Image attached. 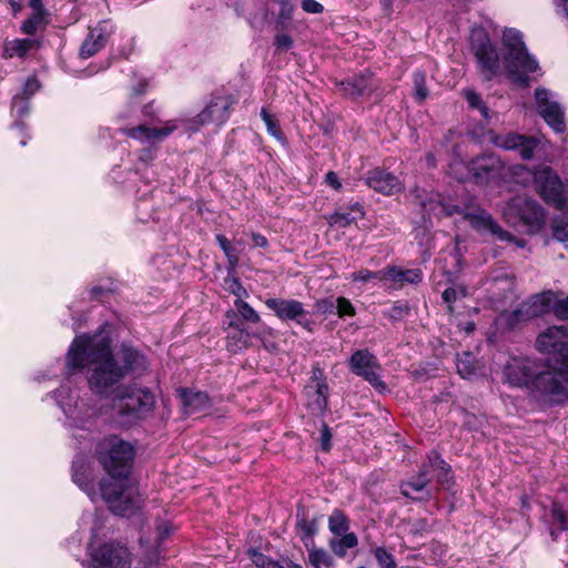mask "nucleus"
I'll use <instances>...</instances> for the list:
<instances>
[{"mask_svg":"<svg viewBox=\"0 0 568 568\" xmlns=\"http://www.w3.org/2000/svg\"><path fill=\"white\" fill-rule=\"evenodd\" d=\"M97 458L109 478L100 483L103 500L109 509L122 517H129L142 506L138 486L129 479L135 450L116 435L105 437L98 444Z\"/></svg>","mask_w":568,"mask_h":568,"instance_id":"f257e3e1","label":"nucleus"},{"mask_svg":"<svg viewBox=\"0 0 568 568\" xmlns=\"http://www.w3.org/2000/svg\"><path fill=\"white\" fill-rule=\"evenodd\" d=\"M91 366L88 371L90 389L101 396L113 397L122 388L124 378L120 363L111 349L109 337L78 336L67 354V366L70 372Z\"/></svg>","mask_w":568,"mask_h":568,"instance_id":"f03ea898","label":"nucleus"},{"mask_svg":"<svg viewBox=\"0 0 568 568\" xmlns=\"http://www.w3.org/2000/svg\"><path fill=\"white\" fill-rule=\"evenodd\" d=\"M506 381L525 387L536 402L554 405L568 399V368H552L536 358H513L504 367Z\"/></svg>","mask_w":568,"mask_h":568,"instance_id":"7ed1b4c3","label":"nucleus"},{"mask_svg":"<svg viewBox=\"0 0 568 568\" xmlns=\"http://www.w3.org/2000/svg\"><path fill=\"white\" fill-rule=\"evenodd\" d=\"M417 197L420 199L419 204L423 211L429 215L433 214L437 216H450L458 214L465 221H468L469 224L479 233H489L497 236V239L500 241H515L518 246H525L524 240H515V237L509 232L504 231L491 217V215L483 209L450 204L446 202L445 199L438 193L430 194L426 199H423L420 194H417Z\"/></svg>","mask_w":568,"mask_h":568,"instance_id":"20e7f679","label":"nucleus"},{"mask_svg":"<svg viewBox=\"0 0 568 568\" xmlns=\"http://www.w3.org/2000/svg\"><path fill=\"white\" fill-rule=\"evenodd\" d=\"M111 402L112 418L126 427L149 417L155 407L154 394L138 385L123 386Z\"/></svg>","mask_w":568,"mask_h":568,"instance_id":"39448f33","label":"nucleus"},{"mask_svg":"<svg viewBox=\"0 0 568 568\" xmlns=\"http://www.w3.org/2000/svg\"><path fill=\"white\" fill-rule=\"evenodd\" d=\"M503 43L508 49L505 60L509 78L520 84H526V74L537 71L539 65L527 51L521 32L513 28L506 29L503 33Z\"/></svg>","mask_w":568,"mask_h":568,"instance_id":"423d86ee","label":"nucleus"},{"mask_svg":"<svg viewBox=\"0 0 568 568\" xmlns=\"http://www.w3.org/2000/svg\"><path fill=\"white\" fill-rule=\"evenodd\" d=\"M54 396L71 429H91L98 410L90 406L85 399L80 398L78 390H72L63 385L54 392Z\"/></svg>","mask_w":568,"mask_h":568,"instance_id":"0eeeda50","label":"nucleus"},{"mask_svg":"<svg viewBox=\"0 0 568 568\" xmlns=\"http://www.w3.org/2000/svg\"><path fill=\"white\" fill-rule=\"evenodd\" d=\"M506 222L526 233H536L544 223V211L534 200L523 195L510 199L503 209Z\"/></svg>","mask_w":568,"mask_h":568,"instance_id":"6e6552de","label":"nucleus"},{"mask_svg":"<svg viewBox=\"0 0 568 568\" xmlns=\"http://www.w3.org/2000/svg\"><path fill=\"white\" fill-rule=\"evenodd\" d=\"M470 45L484 79L487 81L491 80L500 71V61L496 47L493 45L488 34L483 29L471 32Z\"/></svg>","mask_w":568,"mask_h":568,"instance_id":"1a4fd4ad","label":"nucleus"},{"mask_svg":"<svg viewBox=\"0 0 568 568\" xmlns=\"http://www.w3.org/2000/svg\"><path fill=\"white\" fill-rule=\"evenodd\" d=\"M537 192L548 203L558 210L568 209V190L558 175L549 166L534 173Z\"/></svg>","mask_w":568,"mask_h":568,"instance_id":"9d476101","label":"nucleus"},{"mask_svg":"<svg viewBox=\"0 0 568 568\" xmlns=\"http://www.w3.org/2000/svg\"><path fill=\"white\" fill-rule=\"evenodd\" d=\"M265 305L282 322H295L307 332L315 329V321L308 316L302 302L293 298H267Z\"/></svg>","mask_w":568,"mask_h":568,"instance_id":"9b49d317","label":"nucleus"},{"mask_svg":"<svg viewBox=\"0 0 568 568\" xmlns=\"http://www.w3.org/2000/svg\"><path fill=\"white\" fill-rule=\"evenodd\" d=\"M536 349L546 355L559 356L562 366L568 368V327L564 325L549 326L538 334Z\"/></svg>","mask_w":568,"mask_h":568,"instance_id":"f8f14e48","label":"nucleus"},{"mask_svg":"<svg viewBox=\"0 0 568 568\" xmlns=\"http://www.w3.org/2000/svg\"><path fill=\"white\" fill-rule=\"evenodd\" d=\"M233 103L234 101L231 97L213 98L196 116L187 121V129L197 131L201 126L207 124L223 125L231 115Z\"/></svg>","mask_w":568,"mask_h":568,"instance_id":"ddd939ff","label":"nucleus"},{"mask_svg":"<svg viewBox=\"0 0 568 568\" xmlns=\"http://www.w3.org/2000/svg\"><path fill=\"white\" fill-rule=\"evenodd\" d=\"M348 368L356 375L368 382L374 388H385L378 371L381 364L377 357L368 349H356L348 358Z\"/></svg>","mask_w":568,"mask_h":568,"instance_id":"4468645a","label":"nucleus"},{"mask_svg":"<svg viewBox=\"0 0 568 568\" xmlns=\"http://www.w3.org/2000/svg\"><path fill=\"white\" fill-rule=\"evenodd\" d=\"M494 144L500 149L517 152L523 160H531L544 148L545 141L537 136L507 133L496 135Z\"/></svg>","mask_w":568,"mask_h":568,"instance_id":"2eb2a0df","label":"nucleus"},{"mask_svg":"<svg viewBox=\"0 0 568 568\" xmlns=\"http://www.w3.org/2000/svg\"><path fill=\"white\" fill-rule=\"evenodd\" d=\"M537 112L546 123L557 133L566 130L565 113L561 105L552 99V93L544 88L535 91Z\"/></svg>","mask_w":568,"mask_h":568,"instance_id":"dca6fc26","label":"nucleus"},{"mask_svg":"<svg viewBox=\"0 0 568 568\" xmlns=\"http://www.w3.org/2000/svg\"><path fill=\"white\" fill-rule=\"evenodd\" d=\"M503 164L494 155H483L473 159L467 164L468 173L457 176L459 181L474 180L477 184L488 183L500 175Z\"/></svg>","mask_w":568,"mask_h":568,"instance_id":"f3484780","label":"nucleus"},{"mask_svg":"<svg viewBox=\"0 0 568 568\" xmlns=\"http://www.w3.org/2000/svg\"><path fill=\"white\" fill-rule=\"evenodd\" d=\"M130 554L126 547L106 542L91 554L92 568H128Z\"/></svg>","mask_w":568,"mask_h":568,"instance_id":"a211bd4d","label":"nucleus"},{"mask_svg":"<svg viewBox=\"0 0 568 568\" xmlns=\"http://www.w3.org/2000/svg\"><path fill=\"white\" fill-rule=\"evenodd\" d=\"M227 320V328L231 332L226 335V349L230 353L237 354L251 346V338L258 337V334L251 333L239 318L233 310L225 313Z\"/></svg>","mask_w":568,"mask_h":568,"instance_id":"6ab92c4d","label":"nucleus"},{"mask_svg":"<svg viewBox=\"0 0 568 568\" xmlns=\"http://www.w3.org/2000/svg\"><path fill=\"white\" fill-rule=\"evenodd\" d=\"M345 97L357 99L371 97L379 88V81L372 73H362L337 84Z\"/></svg>","mask_w":568,"mask_h":568,"instance_id":"aec40b11","label":"nucleus"},{"mask_svg":"<svg viewBox=\"0 0 568 568\" xmlns=\"http://www.w3.org/2000/svg\"><path fill=\"white\" fill-rule=\"evenodd\" d=\"M364 181L368 187L384 195L396 194L403 189V184L396 175L382 169L368 171Z\"/></svg>","mask_w":568,"mask_h":568,"instance_id":"412c9836","label":"nucleus"},{"mask_svg":"<svg viewBox=\"0 0 568 568\" xmlns=\"http://www.w3.org/2000/svg\"><path fill=\"white\" fill-rule=\"evenodd\" d=\"M111 33L109 21H101L97 27L90 29V32L80 48V55L88 59L99 52L108 42Z\"/></svg>","mask_w":568,"mask_h":568,"instance_id":"4be33fe9","label":"nucleus"},{"mask_svg":"<svg viewBox=\"0 0 568 568\" xmlns=\"http://www.w3.org/2000/svg\"><path fill=\"white\" fill-rule=\"evenodd\" d=\"M176 129L175 124L168 123L162 128H151L146 124H140L133 128L120 129V132L141 143L161 141L169 136Z\"/></svg>","mask_w":568,"mask_h":568,"instance_id":"5701e85b","label":"nucleus"},{"mask_svg":"<svg viewBox=\"0 0 568 568\" xmlns=\"http://www.w3.org/2000/svg\"><path fill=\"white\" fill-rule=\"evenodd\" d=\"M423 281L420 268H400L397 266H387L384 268V282L390 283V288L400 290L406 284H419Z\"/></svg>","mask_w":568,"mask_h":568,"instance_id":"b1692460","label":"nucleus"},{"mask_svg":"<svg viewBox=\"0 0 568 568\" xmlns=\"http://www.w3.org/2000/svg\"><path fill=\"white\" fill-rule=\"evenodd\" d=\"M116 361L120 363V368L123 372V376L125 377L131 372L144 371L146 368V359L143 354L139 351L122 346Z\"/></svg>","mask_w":568,"mask_h":568,"instance_id":"393cba45","label":"nucleus"},{"mask_svg":"<svg viewBox=\"0 0 568 568\" xmlns=\"http://www.w3.org/2000/svg\"><path fill=\"white\" fill-rule=\"evenodd\" d=\"M432 479L433 475L429 471V465L425 460L416 476L400 484V493L406 497H412V491H423Z\"/></svg>","mask_w":568,"mask_h":568,"instance_id":"a878e982","label":"nucleus"},{"mask_svg":"<svg viewBox=\"0 0 568 568\" xmlns=\"http://www.w3.org/2000/svg\"><path fill=\"white\" fill-rule=\"evenodd\" d=\"M184 412L187 415L204 412L210 407V399L204 392L181 390Z\"/></svg>","mask_w":568,"mask_h":568,"instance_id":"bb28decb","label":"nucleus"},{"mask_svg":"<svg viewBox=\"0 0 568 568\" xmlns=\"http://www.w3.org/2000/svg\"><path fill=\"white\" fill-rule=\"evenodd\" d=\"M246 554L256 568H303L288 558L274 560L255 548H250Z\"/></svg>","mask_w":568,"mask_h":568,"instance_id":"cd10ccee","label":"nucleus"},{"mask_svg":"<svg viewBox=\"0 0 568 568\" xmlns=\"http://www.w3.org/2000/svg\"><path fill=\"white\" fill-rule=\"evenodd\" d=\"M556 296L552 291H545L534 295L527 303V314L531 317H538L549 312Z\"/></svg>","mask_w":568,"mask_h":568,"instance_id":"c85d7f7f","label":"nucleus"},{"mask_svg":"<svg viewBox=\"0 0 568 568\" xmlns=\"http://www.w3.org/2000/svg\"><path fill=\"white\" fill-rule=\"evenodd\" d=\"M427 464L429 465V471L433 478L436 477L437 481L442 485H446L452 479L450 466L440 457L437 452H432L427 456Z\"/></svg>","mask_w":568,"mask_h":568,"instance_id":"c756f323","label":"nucleus"},{"mask_svg":"<svg viewBox=\"0 0 568 568\" xmlns=\"http://www.w3.org/2000/svg\"><path fill=\"white\" fill-rule=\"evenodd\" d=\"M328 385L325 382H318L316 388L308 390L307 406L317 414H323L328 404Z\"/></svg>","mask_w":568,"mask_h":568,"instance_id":"7c9ffc66","label":"nucleus"},{"mask_svg":"<svg viewBox=\"0 0 568 568\" xmlns=\"http://www.w3.org/2000/svg\"><path fill=\"white\" fill-rule=\"evenodd\" d=\"M73 481L89 496L93 494V484L88 470V466L83 460H75L72 465Z\"/></svg>","mask_w":568,"mask_h":568,"instance_id":"2f4dec72","label":"nucleus"},{"mask_svg":"<svg viewBox=\"0 0 568 568\" xmlns=\"http://www.w3.org/2000/svg\"><path fill=\"white\" fill-rule=\"evenodd\" d=\"M38 47L39 42L34 39H16L6 44L4 55L7 58H23L28 52Z\"/></svg>","mask_w":568,"mask_h":568,"instance_id":"473e14b6","label":"nucleus"},{"mask_svg":"<svg viewBox=\"0 0 568 568\" xmlns=\"http://www.w3.org/2000/svg\"><path fill=\"white\" fill-rule=\"evenodd\" d=\"M337 537L329 539L328 545L331 550L339 558L345 557L348 549L355 548L358 545L357 536L354 532Z\"/></svg>","mask_w":568,"mask_h":568,"instance_id":"72a5a7b5","label":"nucleus"},{"mask_svg":"<svg viewBox=\"0 0 568 568\" xmlns=\"http://www.w3.org/2000/svg\"><path fill=\"white\" fill-rule=\"evenodd\" d=\"M296 528L297 534L301 540L304 542L305 547L313 545V536L317 530V524L315 520H308L305 515H301L297 513Z\"/></svg>","mask_w":568,"mask_h":568,"instance_id":"f704fd0d","label":"nucleus"},{"mask_svg":"<svg viewBox=\"0 0 568 568\" xmlns=\"http://www.w3.org/2000/svg\"><path fill=\"white\" fill-rule=\"evenodd\" d=\"M328 529L335 536L348 534L349 520L341 509H334L328 518Z\"/></svg>","mask_w":568,"mask_h":568,"instance_id":"c9c22d12","label":"nucleus"},{"mask_svg":"<svg viewBox=\"0 0 568 568\" xmlns=\"http://www.w3.org/2000/svg\"><path fill=\"white\" fill-rule=\"evenodd\" d=\"M233 310L236 313V318L242 323L257 324L261 322L260 314L244 300H235Z\"/></svg>","mask_w":568,"mask_h":568,"instance_id":"e433bc0d","label":"nucleus"},{"mask_svg":"<svg viewBox=\"0 0 568 568\" xmlns=\"http://www.w3.org/2000/svg\"><path fill=\"white\" fill-rule=\"evenodd\" d=\"M308 559L315 568H322V566L332 568L334 566L333 557L324 549L316 548L313 545L308 546Z\"/></svg>","mask_w":568,"mask_h":568,"instance_id":"4c0bfd02","label":"nucleus"},{"mask_svg":"<svg viewBox=\"0 0 568 568\" xmlns=\"http://www.w3.org/2000/svg\"><path fill=\"white\" fill-rule=\"evenodd\" d=\"M560 211L552 221V235L559 242H568V209Z\"/></svg>","mask_w":568,"mask_h":568,"instance_id":"58836bf2","label":"nucleus"},{"mask_svg":"<svg viewBox=\"0 0 568 568\" xmlns=\"http://www.w3.org/2000/svg\"><path fill=\"white\" fill-rule=\"evenodd\" d=\"M327 221L331 226L344 229L356 222L357 216L353 215L351 212H347L345 207H339L327 217Z\"/></svg>","mask_w":568,"mask_h":568,"instance_id":"ea45409f","label":"nucleus"},{"mask_svg":"<svg viewBox=\"0 0 568 568\" xmlns=\"http://www.w3.org/2000/svg\"><path fill=\"white\" fill-rule=\"evenodd\" d=\"M261 118L264 121L267 132L275 138L280 142H285L286 138L281 130L278 120L271 113L267 112L266 109L261 110Z\"/></svg>","mask_w":568,"mask_h":568,"instance_id":"a19ab883","label":"nucleus"},{"mask_svg":"<svg viewBox=\"0 0 568 568\" xmlns=\"http://www.w3.org/2000/svg\"><path fill=\"white\" fill-rule=\"evenodd\" d=\"M45 11H33V13L22 22L21 31L26 34H34L39 28L47 24Z\"/></svg>","mask_w":568,"mask_h":568,"instance_id":"79ce46f5","label":"nucleus"},{"mask_svg":"<svg viewBox=\"0 0 568 568\" xmlns=\"http://www.w3.org/2000/svg\"><path fill=\"white\" fill-rule=\"evenodd\" d=\"M414 83V98L418 103H423L428 97V89L426 87V73L422 70H416L413 73Z\"/></svg>","mask_w":568,"mask_h":568,"instance_id":"37998d69","label":"nucleus"},{"mask_svg":"<svg viewBox=\"0 0 568 568\" xmlns=\"http://www.w3.org/2000/svg\"><path fill=\"white\" fill-rule=\"evenodd\" d=\"M225 288L236 296V300H244L248 296L246 288L242 285L240 280L235 276V273H230L227 270V276L224 278Z\"/></svg>","mask_w":568,"mask_h":568,"instance_id":"c03bdc74","label":"nucleus"},{"mask_svg":"<svg viewBox=\"0 0 568 568\" xmlns=\"http://www.w3.org/2000/svg\"><path fill=\"white\" fill-rule=\"evenodd\" d=\"M410 312V307L405 301H396L388 310L384 311L385 317L392 322H399L404 320Z\"/></svg>","mask_w":568,"mask_h":568,"instance_id":"a18cd8bd","label":"nucleus"},{"mask_svg":"<svg viewBox=\"0 0 568 568\" xmlns=\"http://www.w3.org/2000/svg\"><path fill=\"white\" fill-rule=\"evenodd\" d=\"M351 278L354 282H362V283H379L384 282V268L381 271H369L366 268H362L359 271H356L351 274Z\"/></svg>","mask_w":568,"mask_h":568,"instance_id":"49530a36","label":"nucleus"},{"mask_svg":"<svg viewBox=\"0 0 568 568\" xmlns=\"http://www.w3.org/2000/svg\"><path fill=\"white\" fill-rule=\"evenodd\" d=\"M280 6L277 26L282 29L286 27V23L292 19L294 12L293 0H274Z\"/></svg>","mask_w":568,"mask_h":568,"instance_id":"de8ad7c7","label":"nucleus"},{"mask_svg":"<svg viewBox=\"0 0 568 568\" xmlns=\"http://www.w3.org/2000/svg\"><path fill=\"white\" fill-rule=\"evenodd\" d=\"M375 559L379 568H397V564L392 552L384 547H377L374 550Z\"/></svg>","mask_w":568,"mask_h":568,"instance_id":"09e8293b","label":"nucleus"},{"mask_svg":"<svg viewBox=\"0 0 568 568\" xmlns=\"http://www.w3.org/2000/svg\"><path fill=\"white\" fill-rule=\"evenodd\" d=\"M464 95L471 109H478L484 118H488V108L483 103L478 93L474 90L467 89L464 91Z\"/></svg>","mask_w":568,"mask_h":568,"instance_id":"8fccbe9b","label":"nucleus"},{"mask_svg":"<svg viewBox=\"0 0 568 568\" xmlns=\"http://www.w3.org/2000/svg\"><path fill=\"white\" fill-rule=\"evenodd\" d=\"M551 519L554 524H557L561 530L568 529V518L562 507L554 503L551 506Z\"/></svg>","mask_w":568,"mask_h":568,"instance_id":"3c124183","label":"nucleus"},{"mask_svg":"<svg viewBox=\"0 0 568 568\" xmlns=\"http://www.w3.org/2000/svg\"><path fill=\"white\" fill-rule=\"evenodd\" d=\"M337 314L339 317L345 316H354L355 315V307L351 303L349 300L346 297H338L336 298V308Z\"/></svg>","mask_w":568,"mask_h":568,"instance_id":"603ef678","label":"nucleus"},{"mask_svg":"<svg viewBox=\"0 0 568 568\" xmlns=\"http://www.w3.org/2000/svg\"><path fill=\"white\" fill-rule=\"evenodd\" d=\"M223 253L227 258V270L230 271V273H235V270L240 263L237 250L235 248L234 245L231 244L223 251Z\"/></svg>","mask_w":568,"mask_h":568,"instance_id":"864d4df0","label":"nucleus"},{"mask_svg":"<svg viewBox=\"0 0 568 568\" xmlns=\"http://www.w3.org/2000/svg\"><path fill=\"white\" fill-rule=\"evenodd\" d=\"M317 312L322 314H332L336 308V300L333 297L321 298L315 302Z\"/></svg>","mask_w":568,"mask_h":568,"instance_id":"5fc2aeb1","label":"nucleus"},{"mask_svg":"<svg viewBox=\"0 0 568 568\" xmlns=\"http://www.w3.org/2000/svg\"><path fill=\"white\" fill-rule=\"evenodd\" d=\"M293 43L294 41L292 37L286 33H278L274 38V45L278 51L290 50L293 47Z\"/></svg>","mask_w":568,"mask_h":568,"instance_id":"6e6d98bb","label":"nucleus"},{"mask_svg":"<svg viewBox=\"0 0 568 568\" xmlns=\"http://www.w3.org/2000/svg\"><path fill=\"white\" fill-rule=\"evenodd\" d=\"M12 110L23 116L29 112V103L26 98L14 97L12 100Z\"/></svg>","mask_w":568,"mask_h":568,"instance_id":"4d7b16f0","label":"nucleus"},{"mask_svg":"<svg viewBox=\"0 0 568 568\" xmlns=\"http://www.w3.org/2000/svg\"><path fill=\"white\" fill-rule=\"evenodd\" d=\"M458 295L465 296L466 295L465 288H460L459 291H457L455 287H447L443 292L442 298L445 303L450 305L458 298Z\"/></svg>","mask_w":568,"mask_h":568,"instance_id":"13d9d810","label":"nucleus"},{"mask_svg":"<svg viewBox=\"0 0 568 568\" xmlns=\"http://www.w3.org/2000/svg\"><path fill=\"white\" fill-rule=\"evenodd\" d=\"M554 314L559 320L568 318V296L564 300L557 301L554 305Z\"/></svg>","mask_w":568,"mask_h":568,"instance_id":"bf43d9fd","label":"nucleus"},{"mask_svg":"<svg viewBox=\"0 0 568 568\" xmlns=\"http://www.w3.org/2000/svg\"><path fill=\"white\" fill-rule=\"evenodd\" d=\"M40 89V83L36 78H29L23 87L22 94L28 100Z\"/></svg>","mask_w":568,"mask_h":568,"instance_id":"052dcab7","label":"nucleus"},{"mask_svg":"<svg viewBox=\"0 0 568 568\" xmlns=\"http://www.w3.org/2000/svg\"><path fill=\"white\" fill-rule=\"evenodd\" d=\"M331 429L326 424H323L321 429V447L324 452H328L331 449Z\"/></svg>","mask_w":568,"mask_h":568,"instance_id":"680f3d73","label":"nucleus"},{"mask_svg":"<svg viewBox=\"0 0 568 568\" xmlns=\"http://www.w3.org/2000/svg\"><path fill=\"white\" fill-rule=\"evenodd\" d=\"M302 9L308 13H322L324 7L316 0H302Z\"/></svg>","mask_w":568,"mask_h":568,"instance_id":"e2e57ef3","label":"nucleus"},{"mask_svg":"<svg viewBox=\"0 0 568 568\" xmlns=\"http://www.w3.org/2000/svg\"><path fill=\"white\" fill-rule=\"evenodd\" d=\"M457 371H458L459 375L464 378H469L474 374V367L470 366L465 361H459L457 363Z\"/></svg>","mask_w":568,"mask_h":568,"instance_id":"0e129e2a","label":"nucleus"},{"mask_svg":"<svg viewBox=\"0 0 568 568\" xmlns=\"http://www.w3.org/2000/svg\"><path fill=\"white\" fill-rule=\"evenodd\" d=\"M325 182L327 183V185H329L331 187H333L335 190H339L342 187V184L339 182L337 174L333 171H329L326 173Z\"/></svg>","mask_w":568,"mask_h":568,"instance_id":"69168bd1","label":"nucleus"},{"mask_svg":"<svg viewBox=\"0 0 568 568\" xmlns=\"http://www.w3.org/2000/svg\"><path fill=\"white\" fill-rule=\"evenodd\" d=\"M345 210H347V212H351L353 215L357 216V220L363 219L365 215L363 205L359 202L351 204L349 206L345 207Z\"/></svg>","mask_w":568,"mask_h":568,"instance_id":"338daca9","label":"nucleus"},{"mask_svg":"<svg viewBox=\"0 0 568 568\" xmlns=\"http://www.w3.org/2000/svg\"><path fill=\"white\" fill-rule=\"evenodd\" d=\"M252 241H253L254 246H256V247H266L268 244L267 239L260 233H253Z\"/></svg>","mask_w":568,"mask_h":568,"instance_id":"774afa93","label":"nucleus"}]
</instances>
